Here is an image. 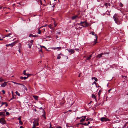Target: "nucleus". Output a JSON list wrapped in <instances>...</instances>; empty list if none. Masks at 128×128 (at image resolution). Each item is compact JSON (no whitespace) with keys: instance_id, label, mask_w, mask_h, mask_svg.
<instances>
[{"instance_id":"1","label":"nucleus","mask_w":128,"mask_h":128,"mask_svg":"<svg viewBox=\"0 0 128 128\" xmlns=\"http://www.w3.org/2000/svg\"><path fill=\"white\" fill-rule=\"evenodd\" d=\"M85 24V26H84V25H83L82 24L80 25V26H83V27H86L88 26H90V25L88 23H87V22L86 20L84 22H81L80 23V24Z\"/></svg>"},{"instance_id":"2","label":"nucleus","mask_w":128,"mask_h":128,"mask_svg":"<svg viewBox=\"0 0 128 128\" xmlns=\"http://www.w3.org/2000/svg\"><path fill=\"white\" fill-rule=\"evenodd\" d=\"M113 19L115 21L116 23L118 24H121V22L118 18L115 17L114 16L113 17Z\"/></svg>"},{"instance_id":"3","label":"nucleus","mask_w":128,"mask_h":128,"mask_svg":"<svg viewBox=\"0 0 128 128\" xmlns=\"http://www.w3.org/2000/svg\"><path fill=\"white\" fill-rule=\"evenodd\" d=\"M34 124L32 128H36V126H38L39 124L38 122V120H35L34 122H33Z\"/></svg>"},{"instance_id":"4","label":"nucleus","mask_w":128,"mask_h":128,"mask_svg":"<svg viewBox=\"0 0 128 128\" xmlns=\"http://www.w3.org/2000/svg\"><path fill=\"white\" fill-rule=\"evenodd\" d=\"M92 34L93 35H94L95 36V38H96V41H94V44H93V45H95V44L96 43V41H97L98 40V36L96 34L94 35L95 32H91L90 33V34Z\"/></svg>"},{"instance_id":"5","label":"nucleus","mask_w":128,"mask_h":128,"mask_svg":"<svg viewBox=\"0 0 128 128\" xmlns=\"http://www.w3.org/2000/svg\"><path fill=\"white\" fill-rule=\"evenodd\" d=\"M0 123H1L2 125L6 124V120L3 118H0Z\"/></svg>"},{"instance_id":"6","label":"nucleus","mask_w":128,"mask_h":128,"mask_svg":"<svg viewBox=\"0 0 128 128\" xmlns=\"http://www.w3.org/2000/svg\"><path fill=\"white\" fill-rule=\"evenodd\" d=\"M100 120L102 122L110 121V120L109 119L104 117H102L100 119Z\"/></svg>"},{"instance_id":"7","label":"nucleus","mask_w":128,"mask_h":128,"mask_svg":"<svg viewBox=\"0 0 128 128\" xmlns=\"http://www.w3.org/2000/svg\"><path fill=\"white\" fill-rule=\"evenodd\" d=\"M8 82H4V83L1 84V86L2 87L4 88L7 85Z\"/></svg>"},{"instance_id":"8","label":"nucleus","mask_w":128,"mask_h":128,"mask_svg":"<svg viewBox=\"0 0 128 128\" xmlns=\"http://www.w3.org/2000/svg\"><path fill=\"white\" fill-rule=\"evenodd\" d=\"M67 50L69 52L71 53V54H70V55L71 54H72L74 53L75 52L74 50L73 49H71L70 50L67 49Z\"/></svg>"},{"instance_id":"9","label":"nucleus","mask_w":128,"mask_h":128,"mask_svg":"<svg viewBox=\"0 0 128 128\" xmlns=\"http://www.w3.org/2000/svg\"><path fill=\"white\" fill-rule=\"evenodd\" d=\"M104 6H106V8H108V6H110V3H106L104 4Z\"/></svg>"},{"instance_id":"10","label":"nucleus","mask_w":128,"mask_h":128,"mask_svg":"<svg viewBox=\"0 0 128 128\" xmlns=\"http://www.w3.org/2000/svg\"><path fill=\"white\" fill-rule=\"evenodd\" d=\"M104 54H106L105 53H102L101 54H99L96 57L100 58L102 56V55H103Z\"/></svg>"},{"instance_id":"11","label":"nucleus","mask_w":128,"mask_h":128,"mask_svg":"<svg viewBox=\"0 0 128 128\" xmlns=\"http://www.w3.org/2000/svg\"><path fill=\"white\" fill-rule=\"evenodd\" d=\"M14 45V42L13 43L11 44H7L6 45V46L7 47H8L9 46L12 47Z\"/></svg>"},{"instance_id":"12","label":"nucleus","mask_w":128,"mask_h":128,"mask_svg":"<svg viewBox=\"0 0 128 128\" xmlns=\"http://www.w3.org/2000/svg\"><path fill=\"white\" fill-rule=\"evenodd\" d=\"M44 26L42 27H41L40 28H39L38 29V34H41L42 33V31L41 30H40V29L42 28V27H44V26Z\"/></svg>"},{"instance_id":"13","label":"nucleus","mask_w":128,"mask_h":128,"mask_svg":"<svg viewBox=\"0 0 128 128\" xmlns=\"http://www.w3.org/2000/svg\"><path fill=\"white\" fill-rule=\"evenodd\" d=\"M4 104V105H5V106L6 107H7L8 106V104H7V103L6 102H2V105L1 106H2Z\"/></svg>"},{"instance_id":"14","label":"nucleus","mask_w":128,"mask_h":128,"mask_svg":"<svg viewBox=\"0 0 128 128\" xmlns=\"http://www.w3.org/2000/svg\"><path fill=\"white\" fill-rule=\"evenodd\" d=\"M78 17V16H73L72 17V20H74Z\"/></svg>"},{"instance_id":"15","label":"nucleus","mask_w":128,"mask_h":128,"mask_svg":"<svg viewBox=\"0 0 128 128\" xmlns=\"http://www.w3.org/2000/svg\"><path fill=\"white\" fill-rule=\"evenodd\" d=\"M20 79H21L22 80H26L28 78V77H23L22 76H21L20 77Z\"/></svg>"},{"instance_id":"16","label":"nucleus","mask_w":128,"mask_h":128,"mask_svg":"<svg viewBox=\"0 0 128 128\" xmlns=\"http://www.w3.org/2000/svg\"><path fill=\"white\" fill-rule=\"evenodd\" d=\"M43 111L44 112V114L42 115V116L45 119H46V113L44 110H43Z\"/></svg>"},{"instance_id":"17","label":"nucleus","mask_w":128,"mask_h":128,"mask_svg":"<svg viewBox=\"0 0 128 128\" xmlns=\"http://www.w3.org/2000/svg\"><path fill=\"white\" fill-rule=\"evenodd\" d=\"M38 36H37L36 35H34L32 34H30L29 35V37H38Z\"/></svg>"},{"instance_id":"18","label":"nucleus","mask_w":128,"mask_h":128,"mask_svg":"<svg viewBox=\"0 0 128 128\" xmlns=\"http://www.w3.org/2000/svg\"><path fill=\"white\" fill-rule=\"evenodd\" d=\"M92 98H94V99H95L96 101H97V100L96 99V97L95 96V95L94 94H92Z\"/></svg>"},{"instance_id":"19","label":"nucleus","mask_w":128,"mask_h":128,"mask_svg":"<svg viewBox=\"0 0 128 128\" xmlns=\"http://www.w3.org/2000/svg\"><path fill=\"white\" fill-rule=\"evenodd\" d=\"M33 97L34 98V99L36 100H37L38 98V96H33Z\"/></svg>"},{"instance_id":"20","label":"nucleus","mask_w":128,"mask_h":128,"mask_svg":"<svg viewBox=\"0 0 128 128\" xmlns=\"http://www.w3.org/2000/svg\"><path fill=\"white\" fill-rule=\"evenodd\" d=\"M92 57V55H90V56H89V57H88V58H86V60H90L91 59V58Z\"/></svg>"},{"instance_id":"21","label":"nucleus","mask_w":128,"mask_h":128,"mask_svg":"<svg viewBox=\"0 0 128 128\" xmlns=\"http://www.w3.org/2000/svg\"><path fill=\"white\" fill-rule=\"evenodd\" d=\"M56 49H58V50H60L61 49V48L60 47H59L54 48V50H56Z\"/></svg>"},{"instance_id":"22","label":"nucleus","mask_w":128,"mask_h":128,"mask_svg":"<svg viewBox=\"0 0 128 128\" xmlns=\"http://www.w3.org/2000/svg\"><path fill=\"white\" fill-rule=\"evenodd\" d=\"M32 44H28V47L30 48H32Z\"/></svg>"},{"instance_id":"23","label":"nucleus","mask_w":128,"mask_h":128,"mask_svg":"<svg viewBox=\"0 0 128 128\" xmlns=\"http://www.w3.org/2000/svg\"><path fill=\"white\" fill-rule=\"evenodd\" d=\"M11 32L10 33L6 35L5 36V37H8L9 36H10L12 34L11 32Z\"/></svg>"},{"instance_id":"24","label":"nucleus","mask_w":128,"mask_h":128,"mask_svg":"<svg viewBox=\"0 0 128 128\" xmlns=\"http://www.w3.org/2000/svg\"><path fill=\"white\" fill-rule=\"evenodd\" d=\"M22 86H23V87H24V88L26 90V91H27L28 90V89H27V88L25 86L23 85V84H22Z\"/></svg>"},{"instance_id":"25","label":"nucleus","mask_w":128,"mask_h":128,"mask_svg":"<svg viewBox=\"0 0 128 128\" xmlns=\"http://www.w3.org/2000/svg\"><path fill=\"white\" fill-rule=\"evenodd\" d=\"M16 93V95H18V96H20V94L18 92H15Z\"/></svg>"},{"instance_id":"26","label":"nucleus","mask_w":128,"mask_h":128,"mask_svg":"<svg viewBox=\"0 0 128 128\" xmlns=\"http://www.w3.org/2000/svg\"><path fill=\"white\" fill-rule=\"evenodd\" d=\"M85 118H82L80 120V122H82L84 121Z\"/></svg>"},{"instance_id":"27","label":"nucleus","mask_w":128,"mask_h":128,"mask_svg":"<svg viewBox=\"0 0 128 128\" xmlns=\"http://www.w3.org/2000/svg\"><path fill=\"white\" fill-rule=\"evenodd\" d=\"M12 82L14 84H18V85H22V84H20L14 82Z\"/></svg>"},{"instance_id":"28","label":"nucleus","mask_w":128,"mask_h":128,"mask_svg":"<svg viewBox=\"0 0 128 128\" xmlns=\"http://www.w3.org/2000/svg\"><path fill=\"white\" fill-rule=\"evenodd\" d=\"M26 70H24V71L23 74L25 76L27 74L26 73Z\"/></svg>"},{"instance_id":"29","label":"nucleus","mask_w":128,"mask_h":128,"mask_svg":"<svg viewBox=\"0 0 128 128\" xmlns=\"http://www.w3.org/2000/svg\"><path fill=\"white\" fill-rule=\"evenodd\" d=\"M61 58V56H59V55H58L57 57V58L58 59H60Z\"/></svg>"},{"instance_id":"30","label":"nucleus","mask_w":128,"mask_h":128,"mask_svg":"<svg viewBox=\"0 0 128 128\" xmlns=\"http://www.w3.org/2000/svg\"><path fill=\"white\" fill-rule=\"evenodd\" d=\"M111 12V11H110V12L109 11H108V10L107 11V12H108V13L107 14L108 15H109V16H110V12Z\"/></svg>"},{"instance_id":"31","label":"nucleus","mask_w":128,"mask_h":128,"mask_svg":"<svg viewBox=\"0 0 128 128\" xmlns=\"http://www.w3.org/2000/svg\"><path fill=\"white\" fill-rule=\"evenodd\" d=\"M4 81V80L3 79H1V78H0V82L2 83Z\"/></svg>"},{"instance_id":"32","label":"nucleus","mask_w":128,"mask_h":128,"mask_svg":"<svg viewBox=\"0 0 128 128\" xmlns=\"http://www.w3.org/2000/svg\"><path fill=\"white\" fill-rule=\"evenodd\" d=\"M19 123L21 125H22L23 124V123L22 120L20 121Z\"/></svg>"},{"instance_id":"33","label":"nucleus","mask_w":128,"mask_h":128,"mask_svg":"<svg viewBox=\"0 0 128 128\" xmlns=\"http://www.w3.org/2000/svg\"><path fill=\"white\" fill-rule=\"evenodd\" d=\"M52 25H50L49 26V27L51 29H52Z\"/></svg>"},{"instance_id":"34","label":"nucleus","mask_w":128,"mask_h":128,"mask_svg":"<svg viewBox=\"0 0 128 128\" xmlns=\"http://www.w3.org/2000/svg\"><path fill=\"white\" fill-rule=\"evenodd\" d=\"M94 78V79L95 80V82H97L98 81V80L97 79V78Z\"/></svg>"},{"instance_id":"35","label":"nucleus","mask_w":128,"mask_h":128,"mask_svg":"<svg viewBox=\"0 0 128 128\" xmlns=\"http://www.w3.org/2000/svg\"><path fill=\"white\" fill-rule=\"evenodd\" d=\"M102 92L101 90H100L99 91V92H98V94H101V92Z\"/></svg>"},{"instance_id":"36","label":"nucleus","mask_w":128,"mask_h":128,"mask_svg":"<svg viewBox=\"0 0 128 128\" xmlns=\"http://www.w3.org/2000/svg\"><path fill=\"white\" fill-rule=\"evenodd\" d=\"M31 74H27L26 75V76H28L27 77H28V78L31 75Z\"/></svg>"},{"instance_id":"37","label":"nucleus","mask_w":128,"mask_h":128,"mask_svg":"<svg viewBox=\"0 0 128 128\" xmlns=\"http://www.w3.org/2000/svg\"><path fill=\"white\" fill-rule=\"evenodd\" d=\"M18 119L20 121H21V117H20L18 118Z\"/></svg>"},{"instance_id":"38","label":"nucleus","mask_w":128,"mask_h":128,"mask_svg":"<svg viewBox=\"0 0 128 128\" xmlns=\"http://www.w3.org/2000/svg\"><path fill=\"white\" fill-rule=\"evenodd\" d=\"M2 93L3 94H5V91L4 90H2Z\"/></svg>"},{"instance_id":"39","label":"nucleus","mask_w":128,"mask_h":128,"mask_svg":"<svg viewBox=\"0 0 128 128\" xmlns=\"http://www.w3.org/2000/svg\"><path fill=\"white\" fill-rule=\"evenodd\" d=\"M34 42V40H31L30 41V44H33V42Z\"/></svg>"},{"instance_id":"40","label":"nucleus","mask_w":128,"mask_h":128,"mask_svg":"<svg viewBox=\"0 0 128 128\" xmlns=\"http://www.w3.org/2000/svg\"><path fill=\"white\" fill-rule=\"evenodd\" d=\"M1 115H4V114H3V112H0V116H1Z\"/></svg>"},{"instance_id":"41","label":"nucleus","mask_w":128,"mask_h":128,"mask_svg":"<svg viewBox=\"0 0 128 128\" xmlns=\"http://www.w3.org/2000/svg\"><path fill=\"white\" fill-rule=\"evenodd\" d=\"M6 114L7 115H10L9 113L8 112H6Z\"/></svg>"},{"instance_id":"42","label":"nucleus","mask_w":128,"mask_h":128,"mask_svg":"<svg viewBox=\"0 0 128 128\" xmlns=\"http://www.w3.org/2000/svg\"><path fill=\"white\" fill-rule=\"evenodd\" d=\"M83 125L86 126H88L87 124L86 123H84V124H83Z\"/></svg>"},{"instance_id":"43","label":"nucleus","mask_w":128,"mask_h":128,"mask_svg":"<svg viewBox=\"0 0 128 128\" xmlns=\"http://www.w3.org/2000/svg\"><path fill=\"white\" fill-rule=\"evenodd\" d=\"M97 84V83L96 82H94L93 84H96H96Z\"/></svg>"},{"instance_id":"44","label":"nucleus","mask_w":128,"mask_h":128,"mask_svg":"<svg viewBox=\"0 0 128 128\" xmlns=\"http://www.w3.org/2000/svg\"><path fill=\"white\" fill-rule=\"evenodd\" d=\"M120 6L121 7H122L123 6L122 4L121 3H120Z\"/></svg>"},{"instance_id":"45","label":"nucleus","mask_w":128,"mask_h":128,"mask_svg":"<svg viewBox=\"0 0 128 128\" xmlns=\"http://www.w3.org/2000/svg\"><path fill=\"white\" fill-rule=\"evenodd\" d=\"M45 48L46 49V48L44 46H42L41 47V48Z\"/></svg>"},{"instance_id":"46","label":"nucleus","mask_w":128,"mask_h":128,"mask_svg":"<svg viewBox=\"0 0 128 128\" xmlns=\"http://www.w3.org/2000/svg\"><path fill=\"white\" fill-rule=\"evenodd\" d=\"M54 27H56V23H54Z\"/></svg>"},{"instance_id":"47","label":"nucleus","mask_w":128,"mask_h":128,"mask_svg":"<svg viewBox=\"0 0 128 128\" xmlns=\"http://www.w3.org/2000/svg\"><path fill=\"white\" fill-rule=\"evenodd\" d=\"M56 127L57 128H62V127H61L60 126H58V127Z\"/></svg>"},{"instance_id":"48","label":"nucleus","mask_w":128,"mask_h":128,"mask_svg":"<svg viewBox=\"0 0 128 128\" xmlns=\"http://www.w3.org/2000/svg\"><path fill=\"white\" fill-rule=\"evenodd\" d=\"M39 52H41L42 53V49L40 50Z\"/></svg>"},{"instance_id":"49","label":"nucleus","mask_w":128,"mask_h":128,"mask_svg":"<svg viewBox=\"0 0 128 128\" xmlns=\"http://www.w3.org/2000/svg\"><path fill=\"white\" fill-rule=\"evenodd\" d=\"M75 50H76V51H78L79 50V49H75Z\"/></svg>"},{"instance_id":"50","label":"nucleus","mask_w":128,"mask_h":128,"mask_svg":"<svg viewBox=\"0 0 128 128\" xmlns=\"http://www.w3.org/2000/svg\"><path fill=\"white\" fill-rule=\"evenodd\" d=\"M6 32H10V30H6Z\"/></svg>"},{"instance_id":"51","label":"nucleus","mask_w":128,"mask_h":128,"mask_svg":"<svg viewBox=\"0 0 128 128\" xmlns=\"http://www.w3.org/2000/svg\"><path fill=\"white\" fill-rule=\"evenodd\" d=\"M90 122H88V124H87L88 125V124H90Z\"/></svg>"},{"instance_id":"52","label":"nucleus","mask_w":128,"mask_h":128,"mask_svg":"<svg viewBox=\"0 0 128 128\" xmlns=\"http://www.w3.org/2000/svg\"><path fill=\"white\" fill-rule=\"evenodd\" d=\"M124 77L125 78H127V77L126 76H122V77L123 78Z\"/></svg>"},{"instance_id":"53","label":"nucleus","mask_w":128,"mask_h":128,"mask_svg":"<svg viewBox=\"0 0 128 128\" xmlns=\"http://www.w3.org/2000/svg\"><path fill=\"white\" fill-rule=\"evenodd\" d=\"M20 128H24V127L23 126H21L20 127Z\"/></svg>"},{"instance_id":"54","label":"nucleus","mask_w":128,"mask_h":128,"mask_svg":"<svg viewBox=\"0 0 128 128\" xmlns=\"http://www.w3.org/2000/svg\"><path fill=\"white\" fill-rule=\"evenodd\" d=\"M83 124H84V123H80L79 124H83Z\"/></svg>"},{"instance_id":"55","label":"nucleus","mask_w":128,"mask_h":128,"mask_svg":"<svg viewBox=\"0 0 128 128\" xmlns=\"http://www.w3.org/2000/svg\"><path fill=\"white\" fill-rule=\"evenodd\" d=\"M58 55H59V56H60V55H62V54H58Z\"/></svg>"},{"instance_id":"56","label":"nucleus","mask_w":128,"mask_h":128,"mask_svg":"<svg viewBox=\"0 0 128 128\" xmlns=\"http://www.w3.org/2000/svg\"><path fill=\"white\" fill-rule=\"evenodd\" d=\"M89 119H87L86 120V121H88L89 120Z\"/></svg>"},{"instance_id":"57","label":"nucleus","mask_w":128,"mask_h":128,"mask_svg":"<svg viewBox=\"0 0 128 128\" xmlns=\"http://www.w3.org/2000/svg\"><path fill=\"white\" fill-rule=\"evenodd\" d=\"M50 127H51V126H52V124H51V123H50Z\"/></svg>"},{"instance_id":"58","label":"nucleus","mask_w":128,"mask_h":128,"mask_svg":"<svg viewBox=\"0 0 128 128\" xmlns=\"http://www.w3.org/2000/svg\"><path fill=\"white\" fill-rule=\"evenodd\" d=\"M40 108L41 109H42L43 110H44L42 107Z\"/></svg>"},{"instance_id":"59","label":"nucleus","mask_w":128,"mask_h":128,"mask_svg":"<svg viewBox=\"0 0 128 128\" xmlns=\"http://www.w3.org/2000/svg\"><path fill=\"white\" fill-rule=\"evenodd\" d=\"M68 112H64V114H65L67 113Z\"/></svg>"},{"instance_id":"60","label":"nucleus","mask_w":128,"mask_h":128,"mask_svg":"<svg viewBox=\"0 0 128 128\" xmlns=\"http://www.w3.org/2000/svg\"><path fill=\"white\" fill-rule=\"evenodd\" d=\"M60 34V32H58L57 33V34Z\"/></svg>"},{"instance_id":"61","label":"nucleus","mask_w":128,"mask_h":128,"mask_svg":"<svg viewBox=\"0 0 128 128\" xmlns=\"http://www.w3.org/2000/svg\"><path fill=\"white\" fill-rule=\"evenodd\" d=\"M94 78H95V77H93V78H92V80H94Z\"/></svg>"},{"instance_id":"62","label":"nucleus","mask_w":128,"mask_h":128,"mask_svg":"<svg viewBox=\"0 0 128 128\" xmlns=\"http://www.w3.org/2000/svg\"><path fill=\"white\" fill-rule=\"evenodd\" d=\"M5 111V112H6V110H4Z\"/></svg>"},{"instance_id":"63","label":"nucleus","mask_w":128,"mask_h":128,"mask_svg":"<svg viewBox=\"0 0 128 128\" xmlns=\"http://www.w3.org/2000/svg\"><path fill=\"white\" fill-rule=\"evenodd\" d=\"M84 118H85L86 119V116H84Z\"/></svg>"},{"instance_id":"64","label":"nucleus","mask_w":128,"mask_h":128,"mask_svg":"<svg viewBox=\"0 0 128 128\" xmlns=\"http://www.w3.org/2000/svg\"><path fill=\"white\" fill-rule=\"evenodd\" d=\"M49 128H53V127H51H51H50Z\"/></svg>"}]
</instances>
